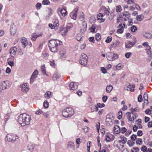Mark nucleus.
Returning a JSON list of instances; mask_svg holds the SVG:
<instances>
[{
  "label": "nucleus",
  "instance_id": "nucleus-1",
  "mask_svg": "<svg viewBox=\"0 0 152 152\" xmlns=\"http://www.w3.org/2000/svg\"><path fill=\"white\" fill-rule=\"evenodd\" d=\"M74 113V111L71 107H67L62 111V115L64 117L68 118L72 116Z\"/></svg>",
  "mask_w": 152,
  "mask_h": 152
},
{
  "label": "nucleus",
  "instance_id": "nucleus-2",
  "mask_svg": "<svg viewBox=\"0 0 152 152\" xmlns=\"http://www.w3.org/2000/svg\"><path fill=\"white\" fill-rule=\"evenodd\" d=\"M48 45L51 52L55 53L58 51L57 47L55 43L54 39L49 40Z\"/></svg>",
  "mask_w": 152,
  "mask_h": 152
},
{
  "label": "nucleus",
  "instance_id": "nucleus-3",
  "mask_svg": "<svg viewBox=\"0 0 152 152\" xmlns=\"http://www.w3.org/2000/svg\"><path fill=\"white\" fill-rule=\"evenodd\" d=\"M106 57L108 60L112 61L117 59L118 57V56L114 53L108 52L107 53Z\"/></svg>",
  "mask_w": 152,
  "mask_h": 152
},
{
  "label": "nucleus",
  "instance_id": "nucleus-4",
  "mask_svg": "<svg viewBox=\"0 0 152 152\" xmlns=\"http://www.w3.org/2000/svg\"><path fill=\"white\" fill-rule=\"evenodd\" d=\"M88 57L86 54L83 53L80 57L79 61V63L82 65L85 66L87 65L88 62Z\"/></svg>",
  "mask_w": 152,
  "mask_h": 152
},
{
  "label": "nucleus",
  "instance_id": "nucleus-5",
  "mask_svg": "<svg viewBox=\"0 0 152 152\" xmlns=\"http://www.w3.org/2000/svg\"><path fill=\"white\" fill-rule=\"evenodd\" d=\"M18 138V137L14 134H9L7 135L6 139L9 142H14Z\"/></svg>",
  "mask_w": 152,
  "mask_h": 152
},
{
  "label": "nucleus",
  "instance_id": "nucleus-6",
  "mask_svg": "<svg viewBox=\"0 0 152 152\" xmlns=\"http://www.w3.org/2000/svg\"><path fill=\"white\" fill-rule=\"evenodd\" d=\"M25 116V113L20 114L18 118V122L20 124L21 126H25V122H24V120Z\"/></svg>",
  "mask_w": 152,
  "mask_h": 152
},
{
  "label": "nucleus",
  "instance_id": "nucleus-7",
  "mask_svg": "<svg viewBox=\"0 0 152 152\" xmlns=\"http://www.w3.org/2000/svg\"><path fill=\"white\" fill-rule=\"evenodd\" d=\"M143 46L145 47V49L146 50L147 53L150 56L151 55L152 52L151 50V48L148 45V42L143 43Z\"/></svg>",
  "mask_w": 152,
  "mask_h": 152
},
{
  "label": "nucleus",
  "instance_id": "nucleus-8",
  "mask_svg": "<svg viewBox=\"0 0 152 152\" xmlns=\"http://www.w3.org/2000/svg\"><path fill=\"white\" fill-rule=\"evenodd\" d=\"M25 116L24 120L25 122V125H28L30 124V122L31 120V115L25 113Z\"/></svg>",
  "mask_w": 152,
  "mask_h": 152
},
{
  "label": "nucleus",
  "instance_id": "nucleus-9",
  "mask_svg": "<svg viewBox=\"0 0 152 152\" xmlns=\"http://www.w3.org/2000/svg\"><path fill=\"white\" fill-rule=\"evenodd\" d=\"M78 10V8L77 7L74 9L73 11L70 13L69 15L70 17L72 19L76 20L77 16V13Z\"/></svg>",
  "mask_w": 152,
  "mask_h": 152
},
{
  "label": "nucleus",
  "instance_id": "nucleus-10",
  "mask_svg": "<svg viewBox=\"0 0 152 152\" xmlns=\"http://www.w3.org/2000/svg\"><path fill=\"white\" fill-rule=\"evenodd\" d=\"M38 74V71L36 70L33 73L30 78V82L31 84L33 83L34 81V79L35 78L36 76Z\"/></svg>",
  "mask_w": 152,
  "mask_h": 152
},
{
  "label": "nucleus",
  "instance_id": "nucleus-11",
  "mask_svg": "<svg viewBox=\"0 0 152 152\" xmlns=\"http://www.w3.org/2000/svg\"><path fill=\"white\" fill-rule=\"evenodd\" d=\"M17 28L16 26L13 24V25H11L10 27V32L11 35L12 36L14 35L16 33Z\"/></svg>",
  "mask_w": 152,
  "mask_h": 152
},
{
  "label": "nucleus",
  "instance_id": "nucleus-12",
  "mask_svg": "<svg viewBox=\"0 0 152 152\" xmlns=\"http://www.w3.org/2000/svg\"><path fill=\"white\" fill-rule=\"evenodd\" d=\"M78 85L76 83L71 82L69 85V88L71 90L74 91L77 89Z\"/></svg>",
  "mask_w": 152,
  "mask_h": 152
},
{
  "label": "nucleus",
  "instance_id": "nucleus-13",
  "mask_svg": "<svg viewBox=\"0 0 152 152\" xmlns=\"http://www.w3.org/2000/svg\"><path fill=\"white\" fill-rule=\"evenodd\" d=\"M136 41L135 42L128 41L126 42L125 44V47L126 48L129 49L132 47L136 43Z\"/></svg>",
  "mask_w": 152,
  "mask_h": 152
},
{
  "label": "nucleus",
  "instance_id": "nucleus-14",
  "mask_svg": "<svg viewBox=\"0 0 152 152\" xmlns=\"http://www.w3.org/2000/svg\"><path fill=\"white\" fill-rule=\"evenodd\" d=\"M10 53L12 56L14 57V56L16 54L17 50V49L15 47H12L10 49Z\"/></svg>",
  "mask_w": 152,
  "mask_h": 152
},
{
  "label": "nucleus",
  "instance_id": "nucleus-15",
  "mask_svg": "<svg viewBox=\"0 0 152 152\" xmlns=\"http://www.w3.org/2000/svg\"><path fill=\"white\" fill-rule=\"evenodd\" d=\"M106 118L105 121L107 125H111V123L112 124V119L110 115H107L106 116Z\"/></svg>",
  "mask_w": 152,
  "mask_h": 152
},
{
  "label": "nucleus",
  "instance_id": "nucleus-16",
  "mask_svg": "<svg viewBox=\"0 0 152 152\" xmlns=\"http://www.w3.org/2000/svg\"><path fill=\"white\" fill-rule=\"evenodd\" d=\"M21 88L22 89L21 91L23 92H27L29 90V88L27 87V83L22 85L21 86Z\"/></svg>",
  "mask_w": 152,
  "mask_h": 152
},
{
  "label": "nucleus",
  "instance_id": "nucleus-17",
  "mask_svg": "<svg viewBox=\"0 0 152 152\" xmlns=\"http://www.w3.org/2000/svg\"><path fill=\"white\" fill-rule=\"evenodd\" d=\"M143 98H144V105H148V94L146 93H145L143 96Z\"/></svg>",
  "mask_w": 152,
  "mask_h": 152
},
{
  "label": "nucleus",
  "instance_id": "nucleus-18",
  "mask_svg": "<svg viewBox=\"0 0 152 152\" xmlns=\"http://www.w3.org/2000/svg\"><path fill=\"white\" fill-rule=\"evenodd\" d=\"M42 36V34H37L36 33H34L31 35V39L32 40L34 41L36 40L37 38Z\"/></svg>",
  "mask_w": 152,
  "mask_h": 152
},
{
  "label": "nucleus",
  "instance_id": "nucleus-19",
  "mask_svg": "<svg viewBox=\"0 0 152 152\" xmlns=\"http://www.w3.org/2000/svg\"><path fill=\"white\" fill-rule=\"evenodd\" d=\"M143 36L146 38H152V32H146L143 35Z\"/></svg>",
  "mask_w": 152,
  "mask_h": 152
},
{
  "label": "nucleus",
  "instance_id": "nucleus-20",
  "mask_svg": "<svg viewBox=\"0 0 152 152\" xmlns=\"http://www.w3.org/2000/svg\"><path fill=\"white\" fill-rule=\"evenodd\" d=\"M21 42L22 46L24 48H25L26 46L28 45V41L24 37L22 38L21 40Z\"/></svg>",
  "mask_w": 152,
  "mask_h": 152
},
{
  "label": "nucleus",
  "instance_id": "nucleus-21",
  "mask_svg": "<svg viewBox=\"0 0 152 152\" xmlns=\"http://www.w3.org/2000/svg\"><path fill=\"white\" fill-rule=\"evenodd\" d=\"M121 129L119 126L116 125L114 127V132L116 134H118L120 132Z\"/></svg>",
  "mask_w": 152,
  "mask_h": 152
},
{
  "label": "nucleus",
  "instance_id": "nucleus-22",
  "mask_svg": "<svg viewBox=\"0 0 152 152\" xmlns=\"http://www.w3.org/2000/svg\"><path fill=\"white\" fill-rule=\"evenodd\" d=\"M55 22L56 23V24H54L53 25L51 24H49V27L52 29H54L55 26L57 27L59 26L58 21V20H56Z\"/></svg>",
  "mask_w": 152,
  "mask_h": 152
},
{
  "label": "nucleus",
  "instance_id": "nucleus-23",
  "mask_svg": "<svg viewBox=\"0 0 152 152\" xmlns=\"http://www.w3.org/2000/svg\"><path fill=\"white\" fill-rule=\"evenodd\" d=\"M113 88V87L112 85L107 86L106 88V92L107 93H110Z\"/></svg>",
  "mask_w": 152,
  "mask_h": 152
},
{
  "label": "nucleus",
  "instance_id": "nucleus-24",
  "mask_svg": "<svg viewBox=\"0 0 152 152\" xmlns=\"http://www.w3.org/2000/svg\"><path fill=\"white\" fill-rule=\"evenodd\" d=\"M6 82H7V80L2 81L1 83L2 89H5L7 88V85H6Z\"/></svg>",
  "mask_w": 152,
  "mask_h": 152
},
{
  "label": "nucleus",
  "instance_id": "nucleus-25",
  "mask_svg": "<svg viewBox=\"0 0 152 152\" xmlns=\"http://www.w3.org/2000/svg\"><path fill=\"white\" fill-rule=\"evenodd\" d=\"M61 13L63 16H65L67 14V12L65 9H62L60 11Z\"/></svg>",
  "mask_w": 152,
  "mask_h": 152
},
{
  "label": "nucleus",
  "instance_id": "nucleus-26",
  "mask_svg": "<svg viewBox=\"0 0 152 152\" xmlns=\"http://www.w3.org/2000/svg\"><path fill=\"white\" fill-rule=\"evenodd\" d=\"M52 93L50 91L46 92L45 94V97L47 99L50 98V96L51 95Z\"/></svg>",
  "mask_w": 152,
  "mask_h": 152
},
{
  "label": "nucleus",
  "instance_id": "nucleus-27",
  "mask_svg": "<svg viewBox=\"0 0 152 152\" xmlns=\"http://www.w3.org/2000/svg\"><path fill=\"white\" fill-rule=\"evenodd\" d=\"M67 147H69L72 149H75V145L74 143L71 142H69L67 144Z\"/></svg>",
  "mask_w": 152,
  "mask_h": 152
},
{
  "label": "nucleus",
  "instance_id": "nucleus-28",
  "mask_svg": "<svg viewBox=\"0 0 152 152\" xmlns=\"http://www.w3.org/2000/svg\"><path fill=\"white\" fill-rule=\"evenodd\" d=\"M34 145L31 144H30L28 145L27 147V149L28 150L30 151L31 152L33 151L34 148Z\"/></svg>",
  "mask_w": 152,
  "mask_h": 152
},
{
  "label": "nucleus",
  "instance_id": "nucleus-29",
  "mask_svg": "<svg viewBox=\"0 0 152 152\" xmlns=\"http://www.w3.org/2000/svg\"><path fill=\"white\" fill-rule=\"evenodd\" d=\"M120 138H121V140L122 142V144H125L127 141V139L124 136H120Z\"/></svg>",
  "mask_w": 152,
  "mask_h": 152
},
{
  "label": "nucleus",
  "instance_id": "nucleus-30",
  "mask_svg": "<svg viewBox=\"0 0 152 152\" xmlns=\"http://www.w3.org/2000/svg\"><path fill=\"white\" fill-rule=\"evenodd\" d=\"M95 39L97 41H99L101 39V37L100 34L99 33H97L95 35Z\"/></svg>",
  "mask_w": 152,
  "mask_h": 152
},
{
  "label": "nucleus",
  "instance_id": "nucleus-31",
  "mask_svg": "<svg viewBox=\"0 0 152 152\" xmlns=\"http://www.w3.org/2000/svg\"><path fill=\"white\" fill-rule=\"evenodd\" d=\"M54 40L55 41V43L56 44V45L57 47L58 45H61V44L62 43V42L61 41H59L58 40L54 39Z\"/></svg>",
  "mask_w": 152,
  "mask_h": 152
},
{
  "label": "nucleus",
  "instance_id": "nucleus-32",
  "mask_svg": "<svg viewBox=\"0 0 152 152\" xmlns=\"http://www.w3.org/2000/svg\"><path fill=\"white\" fill-rule=\"evenodd\" d=\"M66 53V52L65 51V50L64 49H63L62 51H61L60 52V54L61 55V57L62 58H65V56L64 55Z\"/></svg>",
  "mask_w": 152,
  "mask_h": 152
},
{
  "label": "nucleus",
  "instance_id": "nucleus-33",
  "mask_svg": "<svg viewBox=\"0 0 152 152\" xmlns=\"http://www.w3.org/2000/svg\"><path fill=\"white\" fill-rule=\"evenodd\" d=\"M83 36L82 35L80 34H78L77 36L76 37V39L79 41L82 38Z\"/></svg>",
  "mask_w": 152,
  "mask_h": 152
},
{
  "label": "nucleus",
  "instance_id": "nucleus-34",
  "mask_svg": "<svg viewBox=\"0 0 152 152\" xmlns=\"http://www.w3.org/2000/svg\"><path fill=\"white\" fill-rule=\"evenodd\" d=\"M123 16H125L126 18H128L130 17V14L128 12H125L123 13Z\"/></svg>",
  "mask_w": 152,
  "mask_h": 152
},
{
  "label": "nucleus",
  "instance_id": "nucleus-35",
  "mask_svg": "<svg viewBox=\"0 0 152 152\" xmlns=\"http://www.w3.org/2000/svg\"><path fill=\"white\" fill-rule=\"evenodd\" d=\"M42 4L44 5H48L50 4V2L48 0H43L42 1Z\"/></svg>",
  "mask_w": 152,
  "mask_h": 152
},
{
  "label": "nucleus",
  "instance_id": "nucleus-36",
  "mask_svg": "<svg viewBox=\"0 0 152 152\" xmlns=\"http://www.w3.org/2000/svg\"><path fill=\"white\" fill-rule=\"evenodd\" d=\"M125 89L127 91H130L132 92L134 91V88H132L130 85H129L127 87V88Z\"/></svg>",
  "mask_w": 152,
  "mask_h": 152
},
{
  "label": "nucleus",
  "instance_id": "nucleus-37",
  "mask_svg": "<svg viewBox=\"0 0 152 152\" xmlns=\"http://www.w3.org/2000/svg\"><path fill=\"white\" fill-rule=\"evenodd\" d=\"M122 10V8L120 5H118L116 7V12H121Z\"/></svg>",
  "mask_w": 152,
  "mask_h": 152
},
{
  "label": "nucleus",
  "instance_id": "nucleus-38",
  "mask_svg": "<svg viewBox=\"0 0 152 152\" xmlns=\"http://www.w3.org/2000/svg\"><path fill=\"white\" fill-rule=\"evenodd\" d=\"M96 28L95 26L94 25L92 26L90 28V30H91L90 32H91L94 33Z\"/></svg>",
  "mask_w": 152,
  "mask_h": 152
},
{
  "label": "nucleus",
  "instance_id": "nucleus-39",
  "mask_svg": "<svg viewBox=\"0 0 152 152\" xmlns=\"http://www.w3.org/2000/svg\"><path fill=\"white\" fill-rule=\"evenodd\" d=\"M44 107L45 108H47L48 107L49 103L47 100H45L43 103Z\"/></svg>",
  "mask_w": 152,
  "mask_h": 152
},
{
  "label": "nucleus",
  "instance_id": "nucleus-40",
  "mask_svg": "<svg viewBox=\"0 0 152 152\" xmlns=\"http://www.w3.org/2000/svg\"><path fill=\"white\" fill-rule=\"evenodd\" d=\"M98 107L100 108H102L105 106V105L104 103L101 104L100 103H98L97 104Z\"/></svg>",
  "mask_w": 152,
  "mask_h": 152
},
{
  "label": "nucleus",
  "instance_id": "nucleus-41",
  "mask_svg": "<svg viewBox=\"0 0 152 152\" xmlns=\"http://www.w3.org/2000/svg\"><path fill=\"white\" fill-rule=\"evenodd\" d=\"M98 107L97 105L96 106L95 105H93L91 106V110H92V108H94V109H95V111L97 112L98 110Z\"/></svg>",
  "mask_w": 152,
  "mask_h": 152
},
{
  "label": "nucleus",
  "instance_id": "nucleus-42",
  "mask_svg": "<svg viewBox=\"0 0 152 152\" xmlns=\"http://www.w3.org/2000/svg\"><path fill=\"white\" fill-rule=\"evenodd\" d=\"M137 30L136 27L135 26H133L131 28V31L132 32H135Z\"/></svg>",
  "mask_w": 152,
  "mask_h": 152
},
{
  "label": "nucleus",
  "instance_id": "nucleus-43",
  "mask_svg": "<svg viewBox=\"0 0 152 152\" xmlns=\"http://www.w3.org/2000/svg\"><path fill=\"white\" fill-rule=\"evenodd\" d=\"M112 39V38L111 37H108L107 39L105 40V42L107 43H109L111 41Z\"/></svg>",
  "mask_w": 152,
  "mask_h": 152
},
{
  "label": "nucleus",
  "instance_id": "nucleus-44",
  "mask_svg": "<svg viewBox=\"0 0 152 152\" xmlns=\"http://www.w3.org/2000/svg\"><path fill=\"white\" fill-rule=\"evenodd\" d=\"M132 55V53L130 52L126 53L125 55V56L127 58H129Z\"/></svg>",
  "mask_w": 152,
  "mask_h": 152
},
{
  "label": "nucleus",
  "instance_id": "nucleus-45",
  "mask_svg": "<svg viewBox=\"0 0 152 152\" xmlns=\"http://www.w3.org/2000/svg\"><path fill=\"white\" fill-rule=\"evenodd\" d=\"M127 130L125 127H123L121 128L120 132L122 133H124L127 131Z\"/></svg>",
  "mask_w": 152,
  "mask_h": 152
},
{
  "label": "nucleus",
  "instance_id": "nucleus-46",
  "mask_svg": "<svg viewBox=\"0 0 152 152\" xmlns=\"http://www.w3.org/2000/svg\"><path fill=\"white\" fill-rule=\"evenodd\" d=\"M142 140L141 139H138L136 141V143L137 144L141 145L142 144Z\"/></svg>",
  "mask_w": 152,
  "mask_h": 152
},
{
  "label": "nucleus",
  "instance_id": "nucleus-47",
  "mask_svg": "<svg viewBox=\"0 0 152 152\" xmlns=\"http://www.w3.org/2000/svg\"><path fill=\"white\" fill-rule=\"evenodd\" d=\"M118 118L119 119H120L122 117V112L121 111H120L118 112Z\"/></svg>",
  "mask_w": 152,
  "mask_h": 152
},
{
  "label": "nucleus",
  "instance_id": "nucleus-48",
  "mask_svg": "<svg viewBox=\"0 0 152 152\" xmlns=\"http://www.w3.org/2000/svg\"><path fill=\"white\" fill-rule=\"evenodd\" d=\"M137 99L138 101L139 102H141L142 101V98L141 93Z\"/></svg>",
  "mask_w": 152,
  "mask_h": 152
},
{
  "label": "nucleus",
  "instance_id": "nucleus-49",
  "mask_svg": "<svg viewBox=\"0 0 152 152\" xmlns=\"http://www.w3.org/2000/svg\"><path fill=\"white\" fill-rule=\"evenodd\" d=\"M131 139L133 141H134L137 138V135L136 134H132L131 136Z\"/></svg>",
  "mask_w": 152,
  "mask_h": 152
},
{
  "label": "nucleus",
  "instance_id": "nucleus-50",
  "mask_svg": "<svg viewBox=\"0 0 152 152\" xmlns=\"http://www.w3.org/2000/svg\"><path fill=\"white\" fill-rule=\"evenodd\" d=\"M42 4L40 3H38L36 5V7L37 10L39 9L41 7Z\"/></svg>",
  "mask_w": 152,
  "mask_h": 152
},
{
  "label": "nucleus",
  "instance_id": "nucleus-51",
  "mask_svg": "<svg viewBox=\"0 0 152 152\" xmlns=\"http://www.w3.org/2000/svg\"><path fill=\"white\" fill-rule=\"evenodd\" d=\"M124 31V28H120L117 29V33L122 34L123 33Z\"/></svg>",
  "mask_w": 152,
  "mask_h": 152
},
{
  "label": "nucleus",
  "instance_id": "nucleus-52",
  "mask_svg": "<svg viewBox=\"0 0 152 152\" xmlns=\"http://www.w3.org/2000/svg\"><path fill=\"white\" fill-rule=\"evenodd\" d=\"M59 76L57 73L54 74L53 76V80H57Z\"/></svg>",
  "mask_w": 152,
  "mask_h": 152
},
{
  "label": "nucleus",
  "instance_id": "nucleus-53",
  "mask_svg": "<svg viewBox=\"0 0 152 152\" xmlns=\"http://www.w3.org/2000/svg\"><path fill=\"white\" fill-rule=\"evenodd\" d=\"M68 29L69 28H66V30L64 31V32L62 33V34L63 36H65L66 34L68 31Z\"/></svg>",
  "mask_w": 152,
  "mask_h": 152
},
{
  "label": "nucleus",
  "instance_id": "nucleus-54",
  "mask_svg": "<svg viewBox=\"0 0 152 152\" xmlns=\"http://www.w3.org/2000/svg\"><path fill=\"white\" fill-rule=\"evenodd\" d=\"M89 41L92 43L95 42L94 38V37H90L88 38Z\"/></svg>",
  "mask_w": 152,
  "mask_h": 152
},
{
  "label": "nucleus",
  "instance_id": "nucleus-55",
  "mask_svg": "<svg viewBox=\"0 0 152 152\" xmlns=\"http://www.w3.org/2000/svg\"><path fill=\"white\" fill-rule=\"evenodd\" d=\"M101 71L104 74H105L107 73V69L104 67H102L101 68Z\"/></svg>",
  "mask_w": 152,
  "mask_h": 152
},
{
  "label": "nucleus",
  "instance_id": "nucleus-56",
  "mask_svg": "<svg viewBox=\"0 0 152 152\" xmlns=\"http://www.w3.org/2000/svg\"><path fill=\"white\" fill-rule=\"evenodd\" d=\"M107 98H108V97L107 96H104L102 98V100H103V102H106L107 100Z\"/></svg>",
  "mask_w": 152,
  "mask_h": 152
},
{
  "label": "nucleus",
  "instance_id": "nucleus-57",
  "mask_svg": "<svg viewBox=\"0 0 152 152\" xmlns=\"http://www.w3.org/2000/svg\"><path fill=\"white\" fill-rule=\"evenodd\" d=\"M118 43L115 42V43H113L111 45L110 48H112L113 47H116L118 46Z\"/></svg>",
  "mask_w": 152,
  "mask_h": 152
},
{
  "label": "nucleus",
  "instance_id": "nucleus-58",
  "mask_svg": "<svg viewBox=\"0 0 152 152\" xmlns=\"http://www.w3.org/2000/svg\"><path fill=\"white\" fill-rule=\"evenodd\" d=\"M9 118L10 117L9 116V114H7L6 115L4 116V121L6 122H7V121L8 120Z\"/></svg>",
  "mask_w": 152,
  "mask_h": 152
},
{
  "label": "nucleus",
  "instance_id": "nucleus-59",
  "mask_svg": "<svg viewBox=\"0 0 152 152\" xmlns=\"http://www.w3.org/2000/svg\"><path fill=\"white\" fill-rule=\"evenodd\" d=\"M126 1L127 2V4H134V2L133 1V0H126Z\"/></svg>",
  "mask_w": 152,
  "mask_h": 152
},
{
  "label": "nucleus",
  "instance_id": "nucleus-60",
  "mask_svg": "<svg viewBox=\"0 0 152 152\" xmlns=\"http://www.w3.org/2000/svg\"><path fill=\"white\" fill-rule=\"evenodd\" d=\"M50 65L53 67L55 66V63L54 61V60L52 61H50Z\"/></svg>",
  "mask_w": 152,
  "mask_h": 152
},
{
  "label": "nucleus",
  "instance_id": "nucleus-61",
  "mask_svg": "<svg viewBox=\"0 0 152 152\" xmlns=\"http://www.w3.org/2000/svg\"><path fill=\"white\" fill-rule=\"evenodd\" d=\"M42 111L39 109V110H37L36 112H35V114L37 115H40L41 113H42Z\"/></svg>",
  "mask_w": 152,
  "mask_h": 152
},
{
  "label": "nucleus",
  "instance_id": "nucleus-62",
  "mask_svg": "<svg viewBox=\"0 0 152 152\" xmlns=\"http://www.w3.org/2000/svg\"><path fill=\"white\" fill-rule=\"evenodd\" d=\"M120 64H118L116 66V67H115V68L114 69V70H120V69L121 68V66L120 65Z\"/></svg>",
  "mask_w": 152,
  "mask_h": 152
},
{
  "label": "nucleus",
  "instance_id": "nucleus-63",
  "mask_svg": "<svg viewBox=\"0 0 152 152\" xmlns=\"http://www.w3.org/2000/svg\"><path fill=\"white\" fill-rule=\"evenodd\" d=\"M12 85L11 82L7 80V82H6V85H7V87H10Z\"/></svg>",
  "mask_w": 152,
  "mask_h": 152
},
{
  "label": "nucleus",
  "instance_id": "nucleus-64",
  "mask_svg": "<svg viewBox=\"0 0 152 152\" xmlns=\"http://www.w3.org/2000/svg\"><path fill=\"white\" fill-rule=\"evenodd\" d=\"M11 72V70L9 67H7L6 70V72L7 73L10 74Z\"/></svg>",
  "mask_w": 152,
  "mask_h": 152
}]
</instances>
